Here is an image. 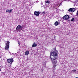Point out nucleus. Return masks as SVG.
<instances>
[{
  "instance_id": "f257e3e1",
  "label": "nucleus",
  "mask_w": 78,
  "mask_h": 78,
  "mask_svg": "<svg viewBox=\"0 0 78 78\" xmlns=\"http://www.w3.org/2000/svg\"><path fill=\"white\" fill-rule=\"evenodd\" d=\"M50 58L52 60V63L54 64V66L53 67V69L55 70L56 64L57 63L56 61H55V59H56L58 58V51L55 50L54 51L50 53Z\"/></svg>"
},
{
  "instance_id": "f03ea898",
  "label": "nucleus",
  "mask_w": 78,
  "mask_h": 78,
  "mask_svg": "<svg viewBox=\"0 0 78 78\" xmlns=\"http://www.w3.org/2000/svg\"><path fill=\"white\" fill-rule=\"evenodd\" d=\"M9 47V41H7V43L5 44V50H8Z\"/></svg>"
},
{
  "instance_id": "7ed1b4c3",
  "label": "nucleus",
  "mask_w": 78,
  "mask_h": 78,
  "mask_svg": "<svg viewBox=\"0 0 78 78\" xmlns=\"http://www.w3.org/2000/svg\"><path fill=\"white\" fill-rule=\"evenodd\" d=\"M22 26H20V25H19L17 26L16 29V31H22Z\"/></svg>"
},
{
  "instance_id": "20e7f679",
  "label": "nucleus",
  "mask_w": 78,
  "mask_h": 78,
  "mask_svg": "<svg viewBox=\"0 0 78 78\" xmlns=\"http://www.w3.org/2000/svg\"><path fill=\"white\" fill-rule=\"evenodd\" d=\"M14 61V60H13V58H9L7 60V62H9L10 64H12V63Z\"/></svg>"
},
{
  "instance_id": "39448f33",
  "label": "nucleus",
  "mask_w": 78,
  "mask_h": 78,
  "mask_svg": "<svg viewBox=\"0 0 78 78\" xmlns=\"http://www.w3.org/2000/svg\"><path fill=\"white\" fill-rule=\"evenodd\" d=\"M69 16L67 15H66L63 17V18L65 20H68L69 19Z\"/></svg>"
},
{
  "instance_id": "423d86ee",
  "label": "nucleus",
  "mask_w": 78,
  "mask_h": 78,
  "mask_svg": "<svg viewBox=\"0 0 78 78\" xmlns=\"http://www.w3.org/2000/svg\"><path fill=\"white\" fill-rule=\"evenodd\" d=\"M40 14V12H36L35 11L34 13V16H39Z\"/></svg>"
},
{
  "instance_id": "0eeeda50",
  "label": "nucleus",
  "mask_w": 78,
  "mask_h": 78,
  "mask_svg": "<svg viewBox=\"0 0 78 78\" xmlns=\"http://www.w3.org/2000/svg\"><path fill=\"white\" fill-rule=\"evenodd\" d=\"M12 11V9L10 10H6V12H9V13L11 12Z\"/></svg>"
},
{
  "instance_id": "6e6552de",
  "label": "nucleus",
  "mask_w": 78,
  "mask_h": 78,
  "mask_svg": "<svg viewBox=\"0 0 78 78\" xmlns=\"http://www.w3.org/2000/svg\"><path fill=\"white\" fill-rule=\"evenodd\" d=\"M37 44L34 42V44L32 45V47H37Z\"/></svg>"
},
{
  "instance_id": "1a4fd4ad",
  "label": "nucleus",
  "mask_w": 78,
  "mask_h": 78,
  "mask_svg": "<svg viewBox=\"0 0 78 78\" xmlns=\"http://www.w3.org/2000/svg\"><path fill=\"white\" fill-rule=\"evenodd\" d=\"M59 24V22L58 21H56L55 23V26H57V25H58V24Z\"/></svg>"
},
{
  "instance_id": "9d476101",
  "label": "nucleus",
  "mask_w": 78,
  "mask_h": 78,
  "mask_svg": "<svg viewBox=\"0 0 78 78\" xmlns=\"http://www.w3.org/2000/svg\"><path fill=\"white\" fill-rule=\"evenodd\" d=\"M28 54H29V51H27L25 53L26 55H28Z\"/></svg>"
},
{
  "instance_id": "9b49d317",
  "label": "nucleus",
  "mask_w": 78,
  "mask_h": 78,
  "mask_svg": "<svg viewBox=\"0 0 78 78\" xmlns=\"http://www.w3.org/2000/svg\"><path fill=\"white\" fill-rule=\"evenodd\" d=\"M75 9L74 8H73V9L72 8V12H73L74 11H75Z\"/></svg>"
},
{
  "instance_id": "f8f14e48",
  "label": "nucleus",
  "mask_w": 78,
  "mask_h": 78,
  "mask_svg": "<svg viewBox=\"0 0 78 78\" xmlns=\"http://www.w3.org/2000/svg\"><path fill=\"white\" fill-rule=\"evenodd\" d=\"M45 2L46 3H50V1L49 0H48V1H46Z\"/></svg>"
},
{
  "instance_id": "ddd939ff",
  "label": "nucleus",
  "mask_w": 78,
  "mask_h": 78,
  "mask_svg": "<svg viewBox=\"0 0 78 78\" xmlns=\"http://www.w3.org/2000/svg\"><path fill=\"white\" fill-rule=\"evenodd\" d=\"M43 67H46V64L44 63V64H43Z\"/></svg>"
},
{
  "instance_id": "4468645a",
  "label": "nucleus",
  "mask_w": 78,
  "mask_h": 78,
  "mask_svg": "<svg viewBox=\"0 0 78 78\" xmlns=\"http://www.w3.org/2000/svg\"><path fill=\"white\" fill-rule=\"evenodd\" d=\"M68 11H69L70 12L71 11L72 12V8H70L68 10Z\"/></svg>"
},
{
  "instance_id": "2eb2a0df",
  "label": "nucleus",
  "mask_w": 78,
  "mask_h": 78,
  "mask_svg": "<svg viewBox=\"0 0 78 78\" xmlns=\"http://www.w3.org/2000/svg\"><path fill=\"white\" fill-rule=\"evenodd\" d=\"M74 20H75V19L74 18H73L71 19V21L73 22V21H74Z\"/></svg>"
},
{
  "instance_id": "dca6fc26",
  "label": "nucleus",
  "mask_w": 78,
  "mask_h": 78,
  "mask_svg": "<svg viewBox=\"0 0 78 78\" xmlns=\"http://www.w3.org/2000/svg\"><path fill=\"white\" fill-rule=\"evenodd\" d=\"M72 71L73 72H76V70L75 69H74V70H72Z\"/></svg>"
},
{
  "instance_id": "f3484780",
  "label": "nucleus",
  "mask_w": 78,
  "mask_h": 78,
  "mask_svg": "<svg viewBox=\"0 0 78 78\" xmlns=\"http://www.w3.org/2000/svg\"><path fill=\"white\" fill-rule=\"evenodd\" d=\"M42 14H45V12H42Z\"/></svg>"
},
{
  "instance_id": "a211bd4d",
  "label": "nucleus",
  "mask_w": 78,
  "mask_h": 78,
  "mask_svg": "<svg viewBox=\"0 0 78 78\" xmlns=\"http://www.w3.org/2000/svg\"><path fill=\"white\" fill-rule=\"evenodd\" d=\"M18 44H19V45H20V42L18 41Z\"/></svg>"
},
{
  "instance_id": "6ab92c4d",
  "label": "nucleus",
  "mask_w": 78,
  "mask_h": 78,
  "mask_svg": "<svg viewBox=\"0 0 78 78\" xmlns=\"http://www.w3.org/2000/svg\"><path fill=\"white\" fill-rule=\"evenodd\" d=\"M77 16H78V11H77Z\"/></svg>"
},
{
  "instance_id": "aec40b11",
  "label": "nucleus",
  "mask_w": 78,
  "mask_h": 78,
  "mask_svg": "<svg viewBox=\"0 0 78 78\" xmlns=\"http://www.w3.org/2000/svg\"><path fill=\"white\" fill-rule=\"evenodd\" d=\"M60 5L58 6V7H59V6H60Z\"/></svg>"
},
{
  "instance_id": "412c9836",
  "label": "nucleus",
  "mask_w": 78,
  "mask_h": 78,
  "mask_svg": "<svg viewBox=\"0 0 78 78\" xmlns=\"http://www.w3.org/2000/svg\"><path fill=\"white\" fill-rule=\"evenodd\" d=\"M76 0V1H78V0Z\"/></svg>"
},
{
  "instance_id": "4be33fe9",
  "label": "nucleus",
  "mask_w": 78,
  "mask_h": 78,
  "mask_svg": "<svg viewBox=\"0 0 78 78\" xmlns=\"http://www.w3.org/2000/svg\"><path fill=\"white\" fill-rule=\"evenodd\" d=\"M0 58H1V57H0Z\"/></svg>"
}]
</instances>
